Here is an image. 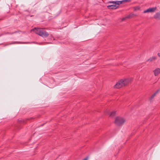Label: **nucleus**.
Wrapping results in <instances>:
<instances>
[{
    "label": "nucleus",
    "instance_id": "1a4fd4ad",
    "mask_svg": "<svg viewBox=\"0 0 160 160\" xmlns=\"http://www.w3.org/2000/svg\"><path fill=\"white\" fill-rule=\"evenodd\" d=\"M154 18L158 20H160V13H157L154 15Z\"/></svg>",
    "mask_w": 160,
    "mask_h": 160
},
{
    "label": "nucleus",
    "instance_id": "7ed1b4c3",
    "mask_svg": "<svg viewBox=\"0 0 160 160\" xmlns=\"http://www.w3.org/2000/svg\"><path fill=\"white\" fill-rule=\"evenodd\" d=\"M125 121V119L123 118L117 117L115 119V123L117 125L119 126L122 125Z\"/></svg>",
    "mask_w": 160,
    "mask_h": 160
},
{
    "label": "nucleus",
    "instance_id": "9b49d317",
    "mask_svg": "<svg viewBox=\"0 0 160 160\" xmlns=\"http://www.w3.org/2000/svg\"><path fill=\"white\" fill-rule=\"evenodd\" d=\"M115 114H116V112H114V111H113L110 114V117H113L115 115Z\"/></svg>",
    "mask_w": 160,
    "mask_h": 160
},
{
    "label": "nucleus",
    "instance_id": "2eb2a0df",
    "mask_svg": "<svg viewBox=\"0 0 160 160\" xmlns=\"http://www.w3.org/2000/svg\"><path fill=\"white\" fill-rule=\"evenodd\" d=\"M88 158L87 157H86L85 158H84L83 160H88Z\"/></svg>",
    "mask_w": 160,
    "mask_h": 160
},
{
    "label": "nucleus",
    "instance_id": "39448f33",
    "mask_svg": "<svg viewBox=\"0 0 160 160\" xmlns=\"http://www.w3.org/2000/svg\"><path fill=\"white\" fill-rule=\"evenodd\" d=\"M156 9V7L149 8L146 10L144 11L143 12L144 13L149 12H153Z\"/></svg>",
    "mask_w": 160,
    "mask_h": 160
},
{
    "label": "nucleus",
    "instance_id": "0eeeda50",
    "mask_svg": "<svg viewBox=\"0 0 160 160\" xmlns=\"http://www.w3.org/2000/svg\"><path fill=\"white\" fill-rule=\"evenodd\" d=\"M157 59V57H152L150 58H149L147 60L146 62H152L155 61Z\"/></svg>",
    "mask_w": 160,
    "mask_h": 160
},
{
    "label": "nucleus",
    "instance_id": "9d476101",
    "mask_svg": "<svg viewBox=\"0 0 160 160\" xmlns=\"http://www.w3.org/2000/svg\"><path fill=\"white\" fill-rule=\"evenodd\" d=\"M158 91H157L155 93H154L151 96L149 99L150 100H152L153 98L156 95V94L158 93Z\"/></svg>",
    "mask_w": 160,
    "mask_h": 160
},
{
    "label": "nucleus",
    "instance_id": "f8f14e48",
    "mask_svg": "<svg viewBox=\"0 0 160 160\" xmlns=\"http://www.w3.org/2000/svg\"><path fill=\"white\" fill-rule=\"evenodd\" d=\"M131 17V16L130 15H128V16H127L126 17H125L123 18L122 19V21H123L124 20H125L127 18H129L130 17Z\"/></svg>",
    "mask_w": 160,
    "mask_h": 160
},
{
    "label": "nucleus",
    "instance_id": "f257e3e1",
    "mask_svg": "<svg viewBox=\"0 0 160 160\" xmlns=\"http://www.w3.org/2000/svg\"><path fill=\"white\" fill-rule=\"evenodd\" d=\"M32 31L42 37L46 38L49 36L48 33L42 28H35L31 30V32Z\"/></svg>",
    "mask_w": 160,
    "mask_h": 160
},
{
    "label": "nucleus",
    "instance_id": "f03ea898",
    "mask_svg": "<svg viewBox=\"0 0 160 160\" xmlns=\"http://www.w3.org/2000/svg\"><path fill=\"white\" fill-rule=\"evenodd\" d=\"M130 1V0H125L122 1H109L108 2V3H113V4L108 6L107 7L109 9H116L118 7L119 4L122 3L123 2H127Z\"/></svg>",
    "mask_w": 160,
    "mask_h": 160
},
{
    "label": "nucleus",
    "instance_id": "ddd939ff",
    "mask_svg": "<svg viewBox=\"0 0 160 160\" xmlns=\"http://www.w3.org/2000/svg\"><path fill=\"white\" fill-rule=\"evenodd\" d=\"M19 32V31H16L15 32H12V33H9V32H7V33H4V34H13L14 33L18 32Z\"/></svg>",
    "mask_w": 160,
    "mask_h": 160
},
{
    "label": "nucleus",
    "instance_id": "4468645a",
    "mask_svg": "<svg viewBox=\"0 0 160 160\" xmlns=\"http://www.w3.org/2000/svg\"><path fill=\"white\" fill-rule=\"evenodd\" d=\"M25 42H14L13 43H25Z\"/></svg>",
    "mask_w": 160,
    "mask_h": 160
},
{
    "label": "nucleus",
    "instance_id": "20e7f679",
    "mask_svg": "<svg viewBox=\"0 0 160 160\" xmlns=\"http://www.w3.org/2000/svg\"><path fill=\"white\" fill-rule=\"evenodd\" d=\"M121 81L122 82V83L123 86L127 85L130 82V80L128 79H125L124 80H121Z\"/></svg>",
    "mask_w": 160,
    "mask_h": 160
},
{
    "label": "nucleus",
    "instance_id": "f3484780",
    "mask_svg": "<svg viewBox=\"0 0 160 160\" xmlns=\"http://www.w3.org/2000/svg\"><path fill=\"white\" fill-rule=\"evenodd\" d=\"M19 121L20 122H21V121L20 120H19Z\"/></svg>",
    "mask_w": 160,
    "mask_h": 160
},
{
    "label": "nucleus",
    "instance_id": "423d86ee",
    "mask_svg": "<svg viewBox=\"0 0 160 160\" xmlns=\"http://www.w3.org/2000/svg\"><path fill=\"white\" fill-rule=\"evenodd\" d=\"M122 83L121 80L119 81L117 84L115 85L114 87L117 88H120L123 87Z\"/></svg>",
    "mask_w": 160,
    "mask_h": 160
},
{
    "label": "nucleus",
    "instance_id": "6e6552de",
    "mask_svg": "<svg viewBox=\"0 0 160 160\" xmlns=\"http://www.w3.org/2000/svg\"><path fill=\"white\" fill-rule=\"evenodd\" d=\"M154 74L155 76H157L160 73V69L157 68L153 71Z\"/></svg>",
    "mask_w": 160,
    "mask_h": 160
},
{
    "label": "nucleus",
    "instance_id": "dca6fc26",
    "mask_svg": "<svg viewBox=\"0 0 160 160\" xmlns=\"http://www.w3.org/2000/svg\"><path fill=\"white\" fill-rule=\"evenodd\" d=\"M158 56H159V57H160V53H158Z\"/></svg>",
    "mask_w": 160,
    "mask_h": 160
}]
</instances>
